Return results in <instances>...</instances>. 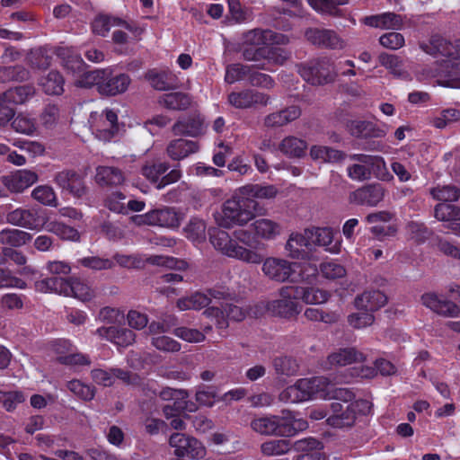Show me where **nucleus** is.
Masks as SVG:
<instances>
[{
  "label": "nucleus",
  "mask_w": 460,
  "mask_h": 460,
  "mask_svg": "<svg viewBox=\"0 0 460 460\" xmlns=\"http://www.w3.org/2000/svg\"><path fill=\"white\" fill-rule=\"evenodd\" d=\"M208 234L211 244L222 254L251 264H260L262 261L261 254L240 244L251 245L252 237L249 231L235 230L231 236L225 230L213 228L208 230Z\"/></svg>",
  "instance_id": "1"
},
{
  "label": "nucleus",
  "mask_w": 460,
  "mask_h": 460,
  "mask_svg": "<svg viewBox=\"0 0 460 460\" xmlns=\"http://www.w3.org/2000/svg\"><path fill=\"white\" fill-rule=\"evenodd\" d=\"M265 212V208L256 199L241 193L240 187L223 203L221 213L216 214L215 219L218 226L225 228L243 226L256 217L263 216Z\"/></svg>",
  "instance_id": "2"
},
{
  "label": "nucleus",
  "mask_w": 460,
  "mask_h": 460,
  "mask_svg": "<svg viewBox=\"0 0 460 460\" xmlns=\"http://www.w3.org/2000/svg\"><path fill=\"white\" fill-rule=\"evenodd\" d=\"M329 385L330 381L324 376L302 378L283 390L279 394V399L286 403H295L310 400L317 395L325 397L324 393Z\"/></svg>",
  "instance_id": "3"
},
{
  "label": "nucleus",
  "mask_w": 460,
  "mask_h": 460,
  "mask_svg": "<svg viewBox=\"0 0 460 460\" xmlns=\"http://www.w3.org/2000/svg\"><path fill=\"white\" fill-rule=\"evenodd\" d=\"M332 415L327 418V423L337 429L352 428L356 421L370 413L372 403L367 400H357L344 407L339 402L331 403Z\"/></svg>",
  "instance_id": "4"
},
{
  "label": "nucleus",
  "mask_w": 460,
  "mask_h": 460,
  "mask_svg": "<svg viewBox=\"0 0 460 460\" xmlns=\"http://www.w3.org/2000/svg\"><path fill=\"white\" fill-rule=\"evenodd\" d=\"M251 429L261 436L288 437L294 435L296 428L292 423V412L282 411V415H261L251 421Z\"/></svg>",
  "instance_id": "5"
},
{
  "label": "nucleus",
  "mask_w": 460,
  "mask_h": 460,
  "mask_svg": "<svg viewBox=\"0 0 460 460\" xmlns=\"http://www.w3.org/2000/svg\"><path fill=\"white\" fill-rule=\"evenodd\" d=\"M429 78H437V84L440 86L460 89V63L446 59L426 66L419 73L418 79L422 81Z\"/></svg>",
  "instance_id": "6"
},
{
  "label": "nucleus",
  "mask_w": 460,
  "mask_h": 460,
  "mask_svg": "<svg viewBox=\"0 0 460 460\" xmlns=\"http://www.w3.org/2000/svg\"><path fill=\"white\" fill-rule=\"evenodd\" d=\"M297 71L305 81L313 85H323L333 82L337 71L328 58L312 59L297 66Z\"/></svg>",
  "instance_id": "7"
},
{
  "label": "nucleus",
  "mask_w": 460,
  "mask_h": 460,
  "mask_svg": "<svg viewBox=\"0 0 460 460\" xmlns=\"http://www.w3.org/2000/svg\"><path fill=\"white\" fill-rule=\"evenodd\" d=\"M280 298L267 303V310L273 315L286 319L295 318L301 311V306L296 301V286H284L279 290Z\"/></svg>",
  "instance_id": "8"
},
{
  "label": "nucleus",
  "mask_w": 460,
  "mask_h": 460,
  "mask_svg": "<svg viewBox=\"0 0 460 460\" xmlns=\"http://www.w3.org/2000/svg\"><path fill=\"white\" fill-rule=\"evenodd\" d=\"M169 444L174 449V455L178 457L198 460L203 458L206 455L205 447L201 442L183 433L172 434Z\"/></svg>",
  "instance_id": "9"
},
{
  "label": "nucleus",
  "mask_w": 460,
  "mask_h": 460,
  "mask_svg": "<svg viewBox=\"0 0 460 460\" xmlns=\"http://www.w3.org/2000/svg\"><path fill=\"white\" fill-rule=\"evenodd\" d=\"M351 161L358 162L347 168L348 177L353 181H364L371 178V167L385 168V161L380 156H373L365 154H353L349 155Z\"/></svg>",
  "instance_id": "10"
},
{
  "label": "nucleus",
  "mask_w": 460,
  "mask_h": 460,
  "mask_svg": "<svg viewBox=\"0 0 460 460\" xmlns=\"http://www.w3.org/2000/svg\"><path fill=\"white\" fill-rule=\"evenodd\" d=\"M261 263H262L263 274L270 280L281 283L288 280L293 281L292 276L296 272L295 268L297 263L279 257L262 259Z\"/></svg>",
  "instance_id": "11"
},
{
  "label": "nucleus",
  "mask_w": 460,
  "mask_h": 460,
  "mask_svg": "<svg viewBox=\"0 0 460 460\" xmlns=\"http://www.w3.org/2000/svg\"><path fill=\"white\" fill-rule=\"evenodd\" d=\"M169 167L166 162L148 164L142 167V174L151 182L157 183V188L161 189L178 181L181 177L179 169H172L167 174L164 175L168 171Z\"/></svg>",
  "instance_id": "12"
},
{
  "label": "nucleus",
  "mask_w": 460,
  "mask_h": 460,
  "mask_svg": "<svg viewBox=\"0 0 460 460\" xmlns=\"http://www.w3.org/2000/svg\"><path fill=\"white\" fill-rule=\"evenodd\" d=\"M7 223L29 230H40L45 224L40 210L36 208H19L6 215Z\"/></svg>",
  "instance_id": "13"
},
{
  "label": "nucleus",
  "mask_w": 460,
  "mask_h": 460,
  "mask_svg": "<svg viewBox=\"0 0 460 460\" xmlns=\"http://www.w3.org/2000/svg\"><path fill=\"white\" fill-rule=\"evenodd\" d=\"M305 37L310 43L320 48L342 49L345 47L344 40L333 30L309 28Z\"/></svg>",
  "instance_id": "14"
},
{
  "label": "nucleus",
  "mask_w": 460,
  "mask_h": 460,
  "mask_svg": "<svg viewBox=\"0 0 460 460\" xmlns=\"http://www.w3.org/2000/svg\"><path fill=\"white\" fill-rule=\"evenodd\" d=\"M55 182L75 198H82L87 192L83 176L74 170H63L54 178Z\"/></svg>",
  "instance_id": "15"
},
{
  "label": "nucleus",
  "mask_w": 460,
  "mask_h": 460,
  "mask_svg": "<svg viewBox=\"0 0 460 460\" xmlns=\"http://www.w3.org/2000/svg\"><path fill=\"white\" fill-rule=\"evenodd\" d=\"M131 84L128 75L121 73L113 75L111 70L104 69V75L99 86V93L102 96H116L124 93Z\"/></svg>",
  "instance_id": "16"
},
{
  "label": "nucleus",
  "mask_w": 460,
  "mask_h": 460,
  "mask_svg": "<svg viewBox=\"0 0 460 460\" xmlns=\"http://www.w3.org/2000/svg\"><path fill=\"white\" fill-rule=\"evenodd\" d=\"M96 334L100 338L113 343L118 349L128 348L136 341L135 332L122 326L111 325L109 327H100L96 330Z\"/></svg>",
  "instance_id": "17"
},
{
  "label": "nucleus",
  "mask_w": 460,
  "mask_h": 460,
  "mask_svg": "<svg viewBox=\"0 0 460 460\" xmlns=\"http://www.w3.org/2000/svg\"><path fill=\"white\" fill-rule=\"evenodd\" d=\"M31 90V87L20 86L4 93V98L0 99V128H4L15 115L14 109L7 105L6 101L22 103Z\"/></svg>",
  "instance_id": "18"
},
{
  "label": "nucleus",
  "mask_w": 460,
  "mask_h": 460,
  "mask_svg": "<svg viewBox=\"0 0 460 460\" xmlns=\"http://www.w3.org/2000/svg\"><path fill=\"white\" fill-rule=\"evenodd\" d=\"M270 99L268 94L251 89L232 92L228 95V102L236 109H248L255 105L266 106Z\"/></svg>",
  "instance_id": "19"
},
{
  "label": "nucleus",
  "mask_w": 460,
  "mask_h": 460,
  "mask_svg": "<svg viewBox=\"0 0 460 460\" xmlns=\"http://www.w3.org/2000/svg\"><path fill=\"white\" fill-rule=\"evenodd\" d=\"M384 197L385 189L381 184H368L351 192L349 200L358 205L374 207L381 202Z\"/></svg>",
  "instance_id": "20"
},
{
  "label": "nucleus",
  "mask_w": 460,
  "mask_h": 460,
  "mask_svg": "<svg viewBox=\"0 0 460 460\" xmlns=\"http://www.w3.org/2000/svg\"><path fill=\"white\" fill-rule=\"evenodd\" d=\"M174 136L196 137L204 133V119L199 113H192L178 119L172 127Z\"/></svg>",
  "instance_id": "21"
},
{
  "label": "nucleus",
  "mask_w": 460,
  "mask_h": 460,
  "mask_svg": "<svg viewBox=\"0 0 460 460\" xmlns=\"http://www.w3.org/2000/svg\"><path fill=\"white\" fill-rule=\"evenodd\" d=\"M421 302L434 313L445 317H456L460 314V308L456 304L440 299L435 293L422 295Z\"/></svg>",
  "instance_id": "22"
},
{
  "label": "nucleus",
  "mask_w": 460,
  "mask_h": 460,
  "mask_svg": "<svg viewBox=\"0 0 460 460\" xmlns=\"http://www.w3.org/2000/svg\"><path fill=\"white\" fill-rule=\"evenodd\" d=\"M301 114L302 111L299 106L291 105L281 111L268 114L263 119V125L268 128L283 127L297 119Z\"/></svg>",
  "instance_id": "23"
},
{
  "label": "nucleus",
  "mask_w": 460,
  "mask_h": 460,
  "mask_svg": "<svg viewBox=\"0 0 460 460\" xmlns=\"http://www.w3.org/2000/svg\"><path fill=\"white\" fill-rule=\"evenodd\" d=\"M387 303V296L379 290L365 291L356 296L355 306L359 311L373 313Z\"/></svg>",
  "instance_id": "24"
},
{
  "label": "nucleus",
  "mask_w": 460,
  "mask_h": 460,
  "mask_svg": "<svg viewBox=\"0 0 460 460\" xmlns=\"http://www.w3.org/2000/svg\"><path fill=\"white\" fill-rule=\"evenodd\" d=\"M346 127L349 134L355 137H383L386 134L385 129L367 120H349L347 122Z\"/></svg>",
  "instance_id": "25"
},
{
  "label": "nucleus",
  "mask_w": 460,
  "mask_h": 460,
  "mask_svg": "<svg viewBox=\"0 0 460 460\" xmlns=\"http://www.w3.org/2000/svg\"><path fill=\"white\" fill-rule=\"evenodd\" d=\"M145 79L157 91H170L177 87L174 75L166 70L150 69L145 74Z\"/></svg>",
  "instance_id": "26"
},
{
  "label": "nucleus",
  "mask_w": 460,
  "mask_h": 460,
  "mask_svg": "<svg viewBox=\"0 0 460 460\" xmlns=\"http://www.w3.org/2000/svg\"><path fill=\"white\" fill-rule=\"evenodd\" d=\"M366 356L354 347L341 348L331 353L328 363L332 367H344L356 362H363Z\"/></svg>",
  "instance_id": "27"
},
{
  "label": "nucleus",
  "mask_w": 460,
  "mask_h": 460,
  "mask_svg": "<svg viewBox=\"0 0 460 460\" xmlns=\"http://www.w3.org/2000/svg\"><path fill=\"white\" fill-rule=\"evenodd\" d=\"M198 150V142L185 138H176L170 141L167 145L166 154L171 159L180 161L196 153Z\"/></svg>",
  "instance_id": "28"
},
{
  "label": "nucleus",
  "mask_w": 460,
  "mask_h": 460,
  "mask_svg": "<svg viewBox=\"0 0 460 460\" xmlns=\"http://www.w3.org/2000/svg\"><path fill=\"white\" fill-rule=\"evenodd\" d=\"M157 102L167 110L186 111L191 106L192 97L182 92H172L161 95Z\"/></svg>",
  "instance_id": "29"
},
{
  "label": "nucleus",
  "mask_w": 460,
  "mask_h": 460,
  "mask_svg": "<svg viewBox=\"0 0 460 460\" xmlns=\"http://www.w3.org/2000/svg\"><path fill=\"white\" fill-rule=\"evenodd\" d=\"M95 181L100 186L116 187L124 183L123 172L113 166H98L96 168Z\"/></svg>",
  "instance_id": "30"
},
{
  "label": "nucleus",
  "mask_w": 460,
  "mask_h": 460,
  "mask_svg": "<svg viewBox=\"0 0 460 460\" xmlns=\"http://www.w3.org/2000/svg\"><path fill=\"white\" fill-rule=\"evenodd\" d=\"M153 226L177 228L181 224L180 215L172 208L164 207L151 210Z\"/></svg>",
  "instance_id": "31"
},
{
  "label": "nucleus",
  "mask_w": 460,
  "mask_h": 460,
  "mask_svg": "<svg viewBox=\"0 0 460 460\" xmlns=\"http://www.w3.org/2000/svg\"><path fill=\"white\" fill-rule=\"evenodd\" d=\"M38 181L35 172L29 170H19L8 178L6 185L13 192H22Z\"/></svg>",
  "instance_id": "32"
},
{
  "label": "nucleus",
  "mask_w": 460,
  "mask_h": 460,
  "mask_svg": "<svg viewBox=\"0 0 460 460\" xmlns=\"http://www.w3.org/2000/svg\"><path fill=\"white\" fill-rule=\"evenodd\" d=\"M308 238L305 234L292 233L285 245L288 256L296 260L305 259L306 256L305 247L310 245Z\"/></svg>",
  "instance_id": "33"
},
{
  "label": "nucleus",
  "mask_w": 460,
  "mask_h": 460,
  "mask_svg": "<svg viewBox=\"0 0 460 460\" xmlns=\"http://www.w3.org/2000/svg\"><path fill=\"white\" fill-rule=\"evenodd\" d=\"M70 279H63L58 277L47 278L35 282L36 290L48 293L54 292L57 294L69 296Z\"/></svg>",
  "instance_id": "34"
},
{
  "label": "nucleus",
  "mask_w": 460,
  "mask_h": 460,
  "mask_svg": "<svg viewBox=\"0 0 460 460\" xmlns=\"http://www.w3.org/2000/svg\"><path fill=\"white\" fill-rule=\"evenodd\" d=\"M252 226L255 235L266 241L275 239L281 233V226L278 222L268 218L257 219Z\"/></svg>",
  "instance_id": "35"
},
{
  "label": "nucleus",
  "mask_w": 460,
  "mask_h": 460,
  "mask_svg": "<svg viewBox=\"0 0 460 460\" xmlns=\"http://www.w3.org/2000/svg\"><path fill=\"white\" fill-rule=\"evenodd\" d=\"M422 49L430 55H441L452 59L456 58V54L455 43H451L438 35L432 36L429 45L422 46Z\"/></svg>",
  "instance_id": "36"
},
{
  "label": "nucleus",
  "mask_w": 460,
  "mask_h": 460,
  "mask_svg": "<svg viewBox=\"0 0 460 460\" xmlns=\"http://www.w3.org/2000/svg\"><path fill=\"white\" fill-rule=\"evenodd\" d=\"M307 143L295 136L284 137L279 145V150L288 157L300 158L305 154Z\"/></svg>",
  "instance_id": "37"
},
{
  "label": "nucleus",
  "mask_w": 460,
  "mask_h": 460,
  "mask_svg": "<svg viewBox=\"0 0 460 460\" xmlns=\"http://www.w3.org/2000/svg\"><path fill=\"white\" fill-rule=\"evenodd\" d=\"M114 26H122L132 31V27L126 21L105 14L96 16L92 23L93 31L101 36H105Z\"/></svg>",
  "instance_id": "38"
},
{
  "label": "nucleus",
  "mask_w": 460,
  "mask_h": 460,
  "mask_svg": "<svg viewBox=\"0 0 460 460\" xmlns=\"http://www.w3.org/2000/svg\"><path fill=\"white\" fill-rule=\"evenodd\" d=\"M57 55L62 59V64L66 69L73 74L84 72L85 64L82 58L68 48L59 47L56 51Z\"/></svg>",
  "instance_id": "39"
},
{
  "label": "nucleus",
  "mask_w": 460,
  "mask_h": 460,
  "mask_svg": "<svg viewBox=\"0 0 460 460\" xmlns=\"http://www.w3.org/2000/svg\"><path fill=\"white\" fill-rule=\"evenodd\" d=\"M365 23L371 27L380 29H398L402 24L400 15L394 13H385L365 18Z\"/></svg>",
  "instance_id": "40"
},
{
  "label": "nucleus",
  "mask_w": 460,
  "mask_h": 460,
  "mask_svg": "<svg viewBox=\"0 0 460 460\" xmlns=\"http://www.w3.org/2000/svg\"><path fill=\"white\" fill-rule=\"evenodd\" d=\"M378 61L395 77L409 79L410 74L404 69L403 61L398 56L381 53L378 56Z\"/></svg>",
  "instance_id": "41"
},
{
  "label": "nucleus",
  "mask_w": 460,
  "mask_h": 460,
  "mask_svg": "<svg viewBox=\"0 0 460 460\" xmlns=\"http://www.w3.org/2000/svg\"><path fill=\"white\" fill-rule=\"evenodd\" d=\"M307 2L317 13L332 17H341L343 13L338 6L347 4L349 0H307Z\"/></svg>",
  "instance_id": "42"
},
{
  "label": "nucleus",
  "mask_w": 460,
  "mask_h": 460,
  "mask_svg": "<svg viewBox=\"0 0 460 460\" xmlns=\"http://www.w3.org/2000/svg\"><path fill=\"white\" fill-rule=\"evenodd\" d=\"M32 238V235L19 229L6 228L0 232V243L13 247H20L26 244Z\"/></svg>",
  "instance_id": "43"
},
{
  "label": "nucleus",
  "mask_w": 460,
  "mask_h": 460,
  "mask_svg": "<svg viewBox=\"0 0 460 460\" xmlns=\"http://www.w3.org/2000/svg\"><path fill=\"white\" fill-rule=\"evenodd\" d=\"M42 90L49 95H59L64 92V78L58 71H50L40 79Z\"/></svg>",
  "instance_id": "44"
},
{
  "label": "nucleus",
  "mask_w": 460,
  "mask_h": 460,
  "mask_svg": "<svg viewBox=\"0 0 460 460\" xmlns=\"http://www.w3.org/2000/svg\"><path fill=\"white\" fill-rule=\"evenodd\" d=\"M273 368L278 376H296L299 370L297 360L292 357L280 356L272 361Z\"/></svg>",
  "instance_id": "45"
},
{
  "label": "nucleus",
  "mask_w": 460,
  "mask_h": 460,
  "mask_svg": "<svg viewBox=\"0 0 460 460\" xmlns=\"http://www.w3.org/2000/svg\"><path fill=\"white\" fill-rule=\"evenodd\" d=\"M241 193L246 194L250 199H273L278 190L273 185L247 184L241 187Z\"/></svg>",
  "instance_id": "46"
},
{
  "label": "nucleus",
  "mask_w": 460,
  "mask_h": 460,
  "mask_svg": "<svg viewBox=\"0 0 460 460\" xmlns=\"http://www.w3.org/2000/svg\"><path fill=\"white\" fill-rule=\"evenodd\" d=\"M297 288V297L301 298L306 304H323L329 299V293L317 288Z\"/></svg>",
  "instance_id": "47"
},
{
  "label": "nucleus",
  "mask_w": 460,
  "mask_h": 460,
  "mask_svg": "<svg viewBox=\"0 0 460 460\" xmlns=\"http://www.w3.org/2000/svg\"><path fill=\"white\" fill-rule=\"evenodd\" d=\"M290 449V442L287 439H272L261 445V452L265 456H282L289 452Z\"/></svg>",
  "instance_id": "48"
},
{
  "label": "nucleus",
  "mask_w": 460,
  "mask_h": 460,
  "mask_svg": "<svg viewBox=\"0 0 460 460\" xmlns=\"http://www.w3.org/2000/svg\"><path fill=\"white\" fill-rule=\"evenodd\" d=\"M271 36L270 30L253 29L243 34V45L254 47L268 45Z\"/></svg>",
  "instance_id": "49"
},
{
  "label": "nucleus",
  "mask_w": 460,
  "mask_h": 460,
  "mask_svg": "<svg viewBox=\"0 0 460 460\" xmlns=\"http://www.w3.org/2000/svg\"><path fill=\"white\" fill-rule=\"evenodd\" d=\"M69 296H72L81 301H89L94 297L93 289L84 281L77 278L70 279Z\"/></svg>",
  "instance_id": "50"
},
{
  "label": "nucleus",
  "mask_w": 460,
  "mask_h": 460,
  "mask_svg": "<svg viewBox=\"0 0 460 460\" xmlns=\"http://www.w3.org/2000/svg\"><path fill=\"white\" fill-rule=\"evenodd\" d=\"M30 77L29 71L21 65L13 66H0V78L3 82H22Z\"/></svg>",
  "instance_id": "51"
},
{
  "label": "nucleus",
  "mask_w": 460,
  "mask_h": 460,
  "mask_svg": "<svg viewBox=\"0 0 460 460\" xmlns=\"http://www.w3.org/2000/svg\"><path fill=\"white\" fill-rule=\"evenodd\" d=\"M28 65L32 68L47 69L51 63V57L42 49H31L26 56Z\"/></svg>",
  "instance_id": "52"
},
{
  "label": "nucleus",
  "mask_w": 460,
  "mask_h": 460,
  "mask_svg": "<svg viewBox=\"0 0 460 460\" xmlns=\"http://www.w3.org/2000/svg\"><path fill=\"white\" fill-rule=\"evenodd\" d=\"M430 194L443 203L454 202L460 198V189L455 185L438 186L430 190Z\"/></svg>",
  "instance_id": "53"
},
{
  "label": "nucleus",
  "mask_w": 460,
  "mask_h": 460,
  "mask_svg": "<svg viewBox=\"0 0 460 460\" xmlns=\"http://www.w3.org/2000/svg\"><path fill=\"white\" fill-rule=\"evenodd\" d=\"M11 127L15 132L24 135H31L36 130L34 119L23 113H19L12 119Z\"/></svg>",
  "instance_id": "54"
},
{
  "label": "nucleus",
  "mask_w": 460,
  "mask_h": 460,
  "mask_svg": "<svg viewBox=\"0 0 460 460\" xmlns=\"http://www.w3.org/2000/svg\"><path fill=\"white\" fill-rule=\"evenodd\" d=\"M434 216L440 221L460 220V208L449 203H439L435 207Z\"/></svg>",
  "instance_id": "55"
},
{
  "label": "nucleus",
  "mask_w": 460,
  "mask_h": 460,
  "mask_svg": "<svg viewBox=\"0 0 460 460\" xmlns=\"http://www.w3.org/2000/svg\"><path fill=\"white\" fill-rule=\"evenodd\" d=\"M187 238L192 241H201L206 236V224L199 218H192L184 227Z\"/></svg>",
  "instance_id": "56"
},
{
  "label": "nucleus",
  "mask_w": 460,
  "mask_h": 460,
  "mask_svg": "<svg viewBox=\"0 0 460 460\" xmlns=\"http://www.w3.org/2000/svg\"><path fill=\"white\" fill-rule=\"evenodd\" d=\"M104 75V69H95L93 71L85 72L75 82V85L84 88L95 86L99 93V86Z\"/></svg>",
  "instance_id": "57"
},
{
  "label": "nucleus",
  "mask_w": 460,
  "mask_h": 460,
  "mask_svg": "<svg viewBox=\"0 0 460 460\" xmlns=\"http://www.w3.org/2000/svg\"><path fill=\"white\" fill-rule=\"evenodd\" d=\"M31 196L34 199L45 206L56 207L58 205L56 194L49 186H38L32 190Z\"/></svg>",
  "instance_id": "58"
},
{
  "label": "nucleus",
  "mask_w": 460,
  "mask_h": 460,
  "mask_svg": "<svg viewBox=\"0 0 460 460\" xmlns=\"http://www.w3.org/2000/svg\"><path fill=\"white\" fill-rule=\"evenodd\" d=\"M66 387L75 395L84 401H91L95 394V388L93 386L84 385L79 380L69 381Z\"/></svg>",
  "instance_id": "59"
},
{
  "label": "nucleus",
  "mask_w": 460,
  "mask_h": 460,
  "mask_svg": "<svg viewBox=\"0 0 460 460\" xmlns=\"http://www.w3.org/2000/svg\"><path fill=\"white\" fill-rule=\"evenodd\" d=\"M25 401L24 394L20 391H0V403L7 411H13L17 405Z\"/></svg>",
  "instance_id": "60"
},
{
  "label": "nucleus",
  "mask_w": 460,
  "mask_h": 460,
  "mask_svg": "<svg viewBox=\"0 0 460 460\" xmlns=\"http://www.w3.org/2000/svg\"><path fill=\"white\" fill-rule=\"evenodd\" d=\"M305 234L308 237H314L313 242L317 245L321 246H329L333 240V233L331 228L323 227V228H314V229H305Z\"/></svg>",
  "instance_id": "61"
},
{
  "label": "nucleus",
  "mask_w": 460,
  "mask_h": 460,
  "mask_svg": "<svg viewBox=\"0 0 460 460\" xmlns=\"http://www.w3.org/2000/svg\"><path fill=\"white\" fill-rule=\"evenodd\" d=\"M406 229L411 238L417 243L425 242L431 234V232L423 223L416 221L409 222L406 225Z\"/></svg>",
  "instance_id": "62"
},
{
  "label": "nucleus",
  "mask_w": 460,
  "mask_h": 460,
  "mask_svg": "<svg viewBox=\"0 0 460 460\" xmlns=\"http://www.w3.org/2000/svg\"><path fill=\"white\" fill-rule=\"evenodd\" d=\"M152 345L158 350L165 352H178L181 349V344L171 337L158 335L152 338Z\"/></svg>",
  "instance_id": "63"
},
{
  "label": "nucleus",
  "mask_w": 460,
  "mask_h": 460,
  "mask_svg": "<svg viewBox=\"0 0 460 460\" xmlns=\"http://www.w3.org/2000/svg\"><path fill=\"white\" fill-rule=\"evenodd\" d=\"M250 73V66H243L241 64H232L227 66L225 81L227 84H234L237 81L244 79V77Z\"/></svg>",
  "instance_id": "64"
}]
</instances>
